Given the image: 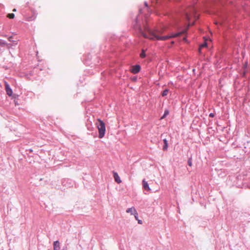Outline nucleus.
Masks as SVG:
<instances>
[{"label": "nucleus", "instance_id": "nucleus-9", "mask_svg": "<svg viewBox=\"0 0 250 250\" xmlns=\"http://www.w3.org/2000/svg\"><path fill=\"white\" fill-rule=\"evenodd\" d=\"M136 211H136V209H135L134 207H132V208H128L126 210V212L127 213H131V214H132V215H133V214H134Z\"/></svg>", "mask_w": 250, "mask_h": 250}, {"label": "nucleus", "instance_id": "nucleus-17", "mask_svg": "<svg viewBox=\"0 0 250 250\" xmlns=\"http://www.w3.org/2000/svg\"><path fill=\"white\" fill-rule=\"evenodd\" d=\"M168 114V111L167 110H166L165 111V113L164 114V115L163 116V117L161 118L162 119H163L164 118H165L167 114Z\"/></svg>", "mask_w": 250, "mask_h": 250}, {"label": "nucleus", "instance_id": "nucleus-14", "mask_svg": "<svg viewBox=\"0 0 250 250\" xmlns=\"http://www.w3.org/2000/svg\"><path fill=\"white\" fill-rule=\"evenodd\" d=\"M146 57L145 51L143 50L142 51L141 53L140 54V57L142 58H144Z\"/></svg>", "mask_w": 250, "mask_h": 250}, {"label": "nucleus", "instance_id": "nucleus-23", "mask_svg": "<svg viewBox=\"0 0 250 250\" xmlns=\"http://www.w3.org/2000/svg\"><path fill=\"white\" fill-rule=\"evenodd\" d=\"M145 4L146 6V7L147 6V3H146H146H145Z\"/></svg>", "mask_w": 250, "mask_h": 250}, {"label": "nucleus", "instance_id": "nucleus-4", "mask_svg": "<svg viewBox=\"0 0 250 250\" xmlns=\"http://www.w3.org/2000/svg\"><path fill=\"white\" fill-rule=\"evenodd\" d=\"M4 84L5 86V91L6 92V94L8 96H11L13 94L12 90L10 88L9 85L6 82H4Z\"/></svg>", "mask_w": 250, "mask_h": 250}, {"label": "nucleus", "instance_id": "nucleus-8", "mask_svg": "<svg viewBox=\"0 0 250 250\" xmlns=\"http://www.w3.org/2000/svg\"><path fill=\"white\" fill-rule=\"evenodd\" d=\"M143 188L147 191H149L150 190V188L149 187L148 184L147 182L145 181V180H143L142 181Z\"/></svg>", "mask_w": 250, "mask_h": 250}, {"label": "nucleus", "instance_id": "nucleus-1", "mask_svg": "<svg viewBox=\"0 0 250 250\" xmlns=\"http://www.w3.org/2000/svg\"><path fill=\"white\" fill-rule=\"evenodd\" d=\"M134 27L137 29L138 28L140 33L145 38L149 39L152 40H160V41H166L172 38H175L179 36L180 35L184 34L186 31L178 32L176 34H172L170 35L160 36L157 35L155 32L151 30L147 27L145 26L144 27V31H143L140 26H135Z\"/></svg>", "mask_w": 250, "mask_h": 250}, {"label": "nucleus", "instance_id": "nucleus-15", "mask_svg": "<svg viewBox=\"0 0 250 250\" xmlns=\"http://www.w3.org/2000/svg\"><path fill=\"white\" fill-rule=\"evenodd\" d=\"M188 165L189 167H191V166H192V161H191V158H189V159L188 160Z\"/></svg>", "mask_w": 250, "mask_h": 250}, {"label": "nucleus", "instance_id": "nucleus-16", "mask_svg": "<svg viewBox=\"0 0 250 250\" xmlns=\"http://www.w3.org/2000/svg\"><path fill=\"white\" fill-rule=\"evenodd\" d=\"M133 215H134V217H135V218L136 220H138V214L137 213V211H136L134 214Z\"/></svg>", "mask_w": 250, "mask_h": 250}, {"label": "nucleus", "instance_id": "nucleus-5", "mask_svg": "<svg viewBox=\"0 0 250 250\" xmlns=\"http://www.w3.org/2000/svg\"><path fill=\"white\" fill-rule=\"evenodd\" d=\"M140 66L139 65H136L132 66L130 71L133 74H137L140 71Z\"/></svg>", "mask_w": 250, "mask_h": 250}, {"label": "nucleus", "instance_id": "nucleus-21", "mask_svg": "<svg viewBox=\"0 0 250 250\" xmlns=\"http://www.w3.org/2000/svg\"><path fill=\"white\" fill-rule=\"evenodd\" d=\"M137 221H138V223L139 224H142V221L141 220L138 219Z\"/></svg>", "mask_w": 250, "mask_h": 250}, {"label": "nucleus", "instance_id": "nucleus-12", "mask_svg": "<svg viewBox=\"0 0 250 250\" xmlns=\"http://www.w3.org/2000/svg\"><path fill=\"white\" fill-rule=\"evenodd\" d=\"M207 46V44L206 42H205L204 43L201 44L200 47H199V51L200 52L201 51V50L204 48V47H205Z\"/></svg>", "mask_w": 250, "mask_h": 250}, {"label": "nucleus", "instance_id": "nucleus-22", "mask_svg": "<svg viewBox=\"0 0 250 250\" xmlns=\"http://www.w3.org/2000/svg\"><path fill=\"white\" fill-rule=\"evenodd\" d=\"M13 12H16V9H14L13 10Z\"/></svg>", "mask_w": 250, "mask_h": 250}, {"label": "nucleus", "instance_id": "nucleus-18", "mask_svg": "<svg viewBox=\"0 0 250 250\" xmlns=\"http://www.w3.org/2000/svg\"><path fill=\"white\" fill-rule=\"evenodd\" d=\"M35 19V17H30V18H28L27 19V21H32L34 20Z\"/></svg>", "mask_w": 250, "mask_h": 250}, {"label": "nucleus", "instance_id": "nucleus-7", "mask_svg": "<svg viewBox=\"0 0 250 250\" xmlns=\"http://www.w3.org/2000/svg\"><path fill=\"white\" fill-rule=\"evenodd\" d=\"M60 245L59 241H54L53 243V250H60Z\"/></svg>", "mask_w": 250, "mask_h": 250}, {"label": "nucleus", "instance_id": "nucleus-11", "mask_svg": "<svg viewBox=\"0 0 250 250\" xmlns=\"http://www.w3.org/2000/svg\"><path fill=\"white\" fill-rule=\"evenodd\" d=\"M168 93V89H165L162 93V96L163 97L166 96H167V95Z\"/></svg>", "mask_w": 250, "mask_h": 250}, {"label": "nucleus", "instance_id": "nucleus-3", "mask_svg": "<svg viewBox=\"0 0 250 250\" xmlns=\"http://www.w3.org/2000/svg\"><path fill=\"white\" fill-rule=\"evenodd\" d=\"M196 11L194 7L189 6L188 7L185 11V16L188 21H189L190 17L193 16L196 19L198 18V16H196L195 15Z\"/></svg>", "mask_w": 250, "mask_h": 250}, {"label": "nucleus", "instance_id": "nucleus-10", "mask_svg": "<svg viewBox=\"0 0 250 250\" xmlns=\"http://www.w3.org/2000/svg\"><path fill=\"white\" fill-rule=\"evenodd\" d=\"M163 141H164V146H163V150H167V147H168L167 141V140L166 139H164L163 140Z\"/></svg>", "mask_w": 250, "mask_h": 250}, {"label": "nucleus", "instance_id": "nucleus-20", "mask_svg": "<svg viewBox=\"0 0 250 250\" xmlns=\"http://www.w3.org/2000/svg\"><path fill=\"white\" fill-rule=\"evenodd\" d=\"M8 40H9V41H10V42H12V41H13V40H12V37H9V38H8Z\"/></svg>", "mask_w": 250, "mask_h": 250}, {"label": "nucleus", "instance_id": "nucleus-6", "mask_svg": "<svg viewBox=\"0 0 250 250\" xmlns=\"http://www.w3.org/2000/svg\"><path fill=\"white\" fill-rule=\"evenodd\" d=\"M113 177L115 181L118 184H120L122 182V181L118 175V173L116 172H113Z\"/></svg>", "mask_w": 250, "mask_h": 250}, {"label": "nucleus", "instance_id": "nucleus-13", "mask_svg": "<svg viewBox=\"0 0 250 250\" xmlns=\"http://www.w3.org/2000/svg\"><path fill=\"white\" fill-rule=\"evenodd\" d=\"M7 17L10 19H13L15 17V15L13 13H10L7 15Z\"/></svg>", "mask_w": 250, "mask_h": 250}, {"label": "nucleus", "instance_id": "nucleus-24", "mask_svg": "<svg viewBox=\"0 0 250 250\" xmlns=\"http://www.w3.org/2000/svg\"><path fill=\"white\" fill-rule=\"evenodd\" d=\"M190 26V23H188V26Z\"/></svg>", "mask_w": 250, "mask_h": 250}, {"label": "nucleus", "instance_id": "nucleus-19", "mask_svg": "<svg viewBox=\"0 0 250 250\" xmlns=\"http://www.w3.org/2000/svg\"><path fill=\"white\" fill-rule=\"evenodd\" d=\"M209 116L210 117H213L214 116V114H213V113H210V114H209Z\"/></svg>", "mask_w": 250, "mask_h": 250}, {"label": "nucleus", "instance_id": "nucleus-2", "mask_svg": "<svg viewBox=\"0 0 250 250\" xmlns=\"http://www.w3.org/2000/svg\"><path fill=\"white\" fill-rule=\"evenodd\" d=\"M95 125L98 129L99 138L101 139L104 136L105 132V125L104 123L100 119H98Z\"/></svg>", "mask_w": 250, "mask_h": 250}]
</instances>
